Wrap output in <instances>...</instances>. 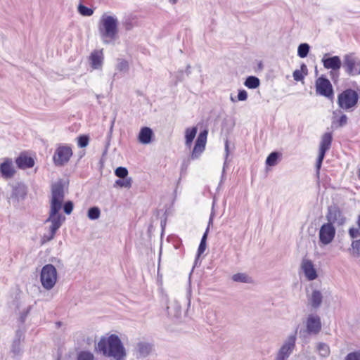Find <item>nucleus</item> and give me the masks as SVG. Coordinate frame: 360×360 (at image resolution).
I'll return each instance as SVG.
<instances>
[{"label":"nucleus","instance_id":"1","mask_svg":"<svg viewBox=\"0 0 360 360\" xmlns=\"http://www.w3.org/2000/svg\"><path fill=\"white\" fill-rule=\"evenodd\" d=\"M64 201V189L60 182H57L52 185L51 187V199L50 205V212L46 223L50 222L49 233L44 234L41 238V244H44L51 240L58 231L61 226L65 217H63L59 211L62 208Z\"/></svg>","mask_w":360,"mask_h":360},{"label":"nucleus","instance_id":"2","mask_svg":"<svg viewBox=\"0 0 360 360\" xmlns=\"http://www.w3.org/2000/svg\"><path fill=\"white\" fill-rule=\"evenodd\" d=\"M96 349L103 356L115 360H125L127 356L126 349L115 334L102 336L96 345Z\"/></svg>","mask_w":360,"mask_h":360},{"label":"nucleus","instance_id":"3","mask_svg":"<svg viewBox=\"0 0 360 360\" xmlns=\"http://www.w3.org/2000/svg\"><path fill=\"white\" fill-rule=\"evenodd\" d=\"M98 31L102 43L114 44L119 39V20L115 15L104 13L98 22Z\"/></svg>","mask_w":360,"mask_h":360},{"label":"nucleus","instance_id":"4","mask_svg":"<svg viewBox=\"0 0 360 360\" xmlns=\"http://www.w3.org/2000/svg\"><path fill=\"white\" fill-rule=\"evenodd\" d=\"M159 300L162 307L165 308L168 316L172 319H179L181 315V309L179 304L175 300H171L169 296L164 292H159Z\"/></svg>","mask_w":360,"mask_h":360},{"label":"nucleus","instance_id":"5","mask_svg":"<svg viewBox=\"0 0 360 360\" xmlns=\"http://www.w3.org/2000/svg\"><path fill=\"white\" fill-rule=\"evenodd\" d=\"M58 278L57 270L52 264H46L41 269L40 281L43 288L51 290L56 285Z\"/></svg>","mask_w":360,"mask_h":360},{"label":"nucleus","instance_id":"6","mask_svg":"<svg viewBox=\"0 0 360 360\" xmlns=\"http://www.w3.org/2000/svg\"><path fill=\"white\" fill-rule=\"evenodd\" d=\"M359 99L357 93L352 89H347L338 95V104L345 110H352Z\"/></svg>","mask_w":360,"mask_h":360},{"label":"nucleus","instance_id":"7","mask_svg":"<svg viewBox=\"0 0 360 360\" xmlns=\"http://www.w3.org/2000/svg\"><path fill=\"white\" fill-rule=\"evenodd\" d=\"M72 155V150L69 146L58 145L53 156V160L56 166H63L68 162Z\"/></svg>","mask_w":360,"mask_h":360},{"label":"nucleus","instance_id":"8","mask_svg":"<svg viewBox=\"0 0 360 360\" xmlns=\"http://www.w3.org/2000/svg\"><path fill=\"white\" fill-rule=\"evenodd\" d=\"M296 333L290 335L280 348L276 360H287L295 347Z\"/></svg>","mask_w":360,"mask_h":360},{"label":"nucleus","instance_id":"9","mask_svg":"<svg viewBox=\"0 0 360 360\" xmlns=\"http://www.w3.org/2000/svg\"><path fill=\"white\" fill-rule=\"evenodd\" d=\"M332 134L330 132H326L321 136L320 145H319V153L316 161V169L317 174L319 173V169L321 167L322 162L324 159L326 153L330 149L332 143Z\"/></svg>","mask_w":360,"mask_h":360},{"label":"nucleus","instance_id":"10","mask_svg":"<svg viewBox=\"0 0 360 360\" xmlns=\"http://www.w3.org/2000/svg\"><path fill=\"white\" fill-rule=\"evenodd\" d=\"M335 236V229L331 223H326L321 226L319 232V241L326 245L330 244Z\"/></svg>","mask_w":360,"mask_h":360},{"label":"nucleus","instance_id":"11","mask_svg":"<svg viewBox=\"0 0 360 360\" xmlns=\"http://www.w3.org/2000/svg\"><path fill=\"white\" fill-rule=\"evenodd\" d=\"M11 193L9 200L13 203H18L23 200L27 193V186L22 182H15L11 185Z\"/></svg>","mask_w":360,"mask_h":360},{"label":"nucleus","instance_id":"12","mask_svg":"<svg viewBox=\"0 0 360 360\" xmlns=\"http://www.w3.org/2000/svg\"><path fill=\"white\" fill-rule=\"evenodd\" d=\"M300 269L306 279L309 281H314L318 278L317 269L314 262L308 258H303L302 259Z\"/></svg>","mask_w":360,"mask_h":360},{"label":"nucleus","instance_id":"13","mask_svg":"<svg viewBox=\"0 0 360 360\" xmlns=\"http://www.w3.org/2000/svg\"><path fill=\"white\" fill-rule=\"evenodd\" d=\"M316 91L319 95L330 98L333 96V86L328 79L322 77L316 81Z\"/></svg>","mask_w":360,"mask_h":360},{"label":"nucleus","instance_id":"14","mask_svg":"<svg viewBox=\"0 0 360 360\" xmlns=\"http://www.w3.org/2000/svg\"><path fill=\"white\" fill-rule=\"evenodd\" d=\"M207 131L204 130L201 131L195 141V146L191 153L192 159L198 158L202 152L205 150V145L207 142Z\"/></svg>","mask_w":360,"mask_h":360},{"label":"nucleus","instance_id":"15","mask_svg":"<svg viewBox=\"0 0 360 360\" xmlns=\"http://www.w3.org/2000/svg\"><path fill=\"white\" fill-rule=\"evenodd\" d=\"M345 67L349 75L360 74V60L352 55H347L345 57Z\"/></svg>","mask_w":360,"mask_h":360},{"label":"nucleus","instance_id":"16","mask_svg":"<svg viewBox=\"0 0 360 360\" xmlns=\"http://www.w3.org/2000/svg\"><path fill=\"white\" fill-rule=\"evenodd\" d=\"M0 173L4 179H11L15 174V169L11 158H4L0 164Z\"/></svg>","mask_w":360,"mask_h":360},{"label":"nucleus","instance_id":"17","mask_svg":"<svg viewBox=\"0 0 360 360\" xmlns=\"http://www.w3.org/2000/svg\"><path fill=\"white\" fill-rule=\"evenodd\" d=\"M307 330L309 333L317 334L321 329V319L318 315L310 314L307 319Z\"/></svg>","mask_w":360,"mask_h":360},{"label":"nucleus","instance_id":"18","mask_svg":"<svg viewBox=\"0 0 360 360\" xmlns=\"http://www.w3.org/2000/svg\"><path fill=\"white\" fill-rule=\"evenodd\" d=\"M322 63L326 69L332 70L335 72L339 71L342 65V62L339 56L328 57V54H326L323 57Z\"/></svg>","mask_w":360,"mask_h":360},{"label":"nucleus","instance_id":"19","mask_svg":"<svg viewBox=\"0 0 360 360\" xmlns=\"http://www.w3.org/2000/svg\"><path fill=\"white\" fill-rule=\"evenodd\" d=\"M24 340V333L21 330H17L15 338L13 340L11 352L15 356H19L22 353L21 342Z\"/></svg>","mask_w":360,"mask_h":360},{"label":"nucleus","instance_id":"20","mask_svg":"<svg viewBox=\"0 0 360 360\" xmlns=\"http://www.w3.org/2000/svg\"><path fill=\"white\" fill-rule=\"evenodd\" d=\"M103 49L94 51L89 56L90 64L92 68L101 69L103 66Z\"/></svg>","mask_w":360,"mask_h":360},{"label":"nucleus","instance_id":"21","mask_svg":"<svg viewBox=\"0 0 360 360\" xmlns=\"http://www.w3.org/2000/svg\"><path fill=\"white\" fill-rule=\"evenodd\" d=\"M347 122V117L341 110H336L333 112L332 124L335 127L345 126Z\"/></svg>","mask_w":360,"mask_h":360},{"label":"nucleus","instance_id":"22","mask_svg":"<svg viewBox=\"0 0 360 360\" xmlns=\"http://www.w3.org/2000/svg\"><path fill=\"white\" fill-rule=\"evenodd\" d=\"M328 223H337L340 225L343 224L345 222V218L342 215L340 211L333 208L330 209L328 214L327 216Z\"/></svg>","mask_w":360,"mask_h":360},{"label":"nucleus","instance_id":"23","mask_svg":"<svg viewBox=\"0 0 360 360\" xmlns=\"http://www.w3.org/2000/svg\"><path fill=\"white\" fill-rule=\"evenodd\" d=\"M15 163L20 169H25L32 167L34 165V160L25 154H21L16 158Z\"/></svg>","mask_w":360,"mask_h":360},{"label":"nucleus","instance_id":"24","mask_svg":"<svg viewBox=\"0 0 360 360\" xmlns=\"http://www.w3.org/2000/svg\"><path fill=\"white\" fill-rule=\"evenodd\" d=\"M307 300L309 304L311 307L317 309L321 306L322 303V293L318 290H314L312 291L311 294L308 296Z\"/></svg>","mask_w":360,"mask_h":360},{"label":"nucleus","instance_id":"25","mask_svg":"<svg viewBox=\"0 0 360 360\" xmlns=\"http://www.w3.org/2000/svg\"><path fill=\"white\" fill-rule=\"evenodd\" d=\"M151 351V345L146 342H139L135 347L136 355L139 358L147 356Z\"/></svg>","mask_w":360,"mask_h":360},{"label":"nucleus","instance_id":"26","mask_svg":"<svg viewBox=\"0 0 360 360\" xmlns=\"http://www.w3.org/2000/svg\"><path fill=\"white\" fill-rule=\"evenodd\" d=\"M153 134V131L149 127H143L138 137L139 142L142 144H148L151 141Z\"/></svg>","mask_w":360,"mask_h":360},{"label":"nucleus","instance_id":"27","mask_svg":"<svg viewBox=\"0 0 360 360\" xmlns=\"http://www.w3.org/2000/svg\"><path fill=\"white\" fill-rule=\"evenodd\" d=\"M198 129L196 127H188L185 130V145L191 148L193 141L196 136Z\"/></svg>","mask_w":360,"mask_h":360},{"label":"nucleus","instance_id":"28","mask_svg":"<svg viewBox=\"0 0 360 360\" xmlns=\"http://www.w3.org/2000/svg\"><path fill=\"white\" fill-rule=\"evenodd\" d=\"M212 222V217L211 216L210 218V220H209V224H208V226L205 232V233L203 234L202 236V238L201 239V241H200V245L198 247V257H200V255L201 254H202L204 252V251L206 249V240H207V233H208V231H209V228H210V224Z\"/></svg>","mask_w":360,"mask_h":360},{"label":"nucleus","instance_id":"29","mask_svg":"<svg viewBox=\"0 0 360 360\" xmlns=\"http://www.w3.org/2000/svg\"><path fill=\"white\" fill-rule=\"evenodd\" d=\"M232 280L235 282L250 283L252 282L251 277L245 273H237L232 276Z\"/></svg>","mask_w":360,"mask_h":360},{"label":"nucleus","instance_id":"30","mask_svg":"<svg viewBox=\"0 0 360 360\" xmlns=\"http://www.w3.org/2000/svg\"><path fill=\"white\" fill-rule=\"evenodd\" d=\"M259 84V79L255 76H249L244 82V85L248 89H256Z\"/></svg>","mask_w":360,"mask_h":360},{"label":"nucleus","instance_id":"31","mask_svg":"<svg viewBox=\"0 0 360 360\" xmlns=\"http://www.w3.org/2000/svg\"><path fill=\"white\" fill-rule=\"evenodd\" d=\"M317 350L319 354L323 357L328 356L330 352L328 345L323 342H320L317 345Z\"/></svg>","mask_w":360,"mask_h":360},{"label":"nucleus","instance_id":"32","mask_svg":"<svg viewBox=\"0 0 360 360\" xmlns=\"http://www.w3.org/2000/svg\"><path fill=\"white\" fill-rule=\"evenodd\" d=\"M76 360H96V358L89 351H81L77 354Z\"/></svg>","mask_w":360,"mask_h":360},{"label":"nucleus","instance_id":"33","mask_svg":"<svg viewBox=\"0 0 360 360\" xmlns=\"http://www.w3.org/2000/svg\"><path fill=\"white\" fill-rule=\"evenodd\" d=\"M279 153L278 152H272L269 155L266 160V164L268 166L273 167L277 164Z\"/></svg>","mask_w":360,"mask_h":360},{"label":"nucleus","instance_id":"34","mask_svg":"<svg viewBox=\"0 0 360 360\" xmlns=\"http://www.w3.org/2000/svg\"><path fill=\"white\" fill-rule=\"evenodd\" d=\"M309 49L310 47L308 44H301L297 49V55L302 58L307 57L309 53Z\"/></svg>","mask_w":360,"mask_h":360},{"label":"nucleus","instance_id":"35","mask_svg":"<svg viewBox=\"0 0 360 360\" xmlns=\"http://www.w3.org/2000/svg\"><path fill=\"white\" fill-rule=\"evenodd\" d=\"M116 70L119 72H126L129 70V63L126 60L118 59Z\"/></svg>","mask_w":360,"mask_h":360},{"label":"nucleus","instance_id":"36","mask_svg":"<svg viewBox=\"0 0 360 360\" xmlns=\"http://www.w3.org/2000/svg\"><path fill=\"white\" fill-rule=\"evenodd\" d=\"M78 12L83 16H91L94 13V10L82 4H79L77 8Z\"/></svg>","mask_w":360,"mask_h":360},{"label":"nucleus","instance_id":"37","mask_svg":"<svg viewBox=\"0 0 360 360\" xmlns=\"http://www.w3.org/2000/svg\"><path fill=\"white\" fill-rule=\"evenodd\" d=\"M229 155V141L226 140L225 141V158H224V162L223 165V169H222V175H221V179L224 176L225 169L228 167V158Z\"/></svg>","mask_w":360,"mask_h":360},{"label":"nucleus","instance_id":"38","mask_svg":"<svg viewBox=\"0 0 360 360\" xmlns=\"http://www.w3.org/2000/svg\"><path fill=\"white\" fill-rule=\"evenodd\" d=\"M131 178H124L122 179H118L115 181V184L122 188H130L131 186Z\"/></svg>","mask_w":360,"mask_h":360},{"label":"nucleus","instance_id":"39","mask_svg":"<svg viewBox=\"0 0 360 360\" xmlns=\"http://www.w3.org/2000/svg\"><path fill=\"white\" fill-rule=\"evenodd\" d=\"M100 214V210L96 207H94L89 210L88 217L91 220H95L99 218Z\"/></svg>","mask_w":360,"mask_h":360},{"label":"nucleus","instance_id":"40","mask_svg":"<svg viewBox=\"0 0 360 360\" xmlns=\"http://www.w3.org/2000/svg\"><path fill=\"white\" fill-rule=\"evenodd\" d=\"M115 174L117 176L124 179L128 175V170L125 167H119L115 169Z\"/></svg>","mask_w":360,"mask_h":360},{"label":"nucleus","instance_id":"41","mask_svg":"<svg viewBox=\"0 0 360 360\" xmlns=\"http://www.w3.org/2000/svg\"><path fill=\"white\" fill-rule=\"evenodd\" d=\"M352 248L353 254L356 256H360V239L352 242Z\"/></svg>","mask_w":360,"mask_h":360},{"label":"nucleus","instance_id":"42","mask_svg":"<svg viewBox=\"0 0 360 360\" xmlns=\"http://www.w3.org/2000/svg\"><path fill=\"white\" fill-rule=\"evenodd\" d=\"M77 143H78L79 147L84 148V147L87 146V145L89 143V138L86 136H80L78 138Z\"/></svg>","mask_w":360,"mask_h":360},{"label":"nucleus","instance_id":"43","mask_svg":"<svg viewBox=\"0 0 360 360\" xmlns=\"http://www.w3.org/2000/svg\"><path fill=\"white\" fill-rule=\"evenodd\" d=\"M63 210L67 214H71L73 210V203L71 201L66 202L63 205Z\"/></svg>","mask_w":360,"mask_h":360},{"label":"nucleus","instance_id":"44","mask_svg":"<svg viewBox=\"0 0 360 360\" xmlns=\"http://www.w3.org/2000/svg\"><path fill=\"white\" fill-rule=\"evenodd\" d=\"M345 360H360V352H355L347 355Z\"/></svg>","mask_w":360,"mask_h":360},{"label":"nucleus","instance_id":"45","mask_svg":"<svg viewBox=\"0 0 360 360\" xmlns=\"http://www.w3.org/2000/svg\"><path fill=\"white\" fill-rule=\"evenodd\" d=\"M248 98V93L245 90H239L237 99L240 101H245Z\"/></svg>","mask_w":360,"mask_h":360},{"label":"nucleus","instance_id":"46","mask_svg":"<svg viewBox=\"0 0 360 360\" xmlns=\"http://www.w3.org/2000/svg\"><path fill=\"white\" fill-rule=\"evenodd\" d=\"M293 78L296 81H301L303 79L302 73L300 70H296L293 72L292 74Z\"/></svg>","mask_w":360,"mask_h":360},{"label":"nucleus","instance_id":"47","mask_svg":"<svg viewBox=\"0 0 360 360\" xmlns=\"http://www.w3.org/2000/svg\"><path fill=\"white\" fill-rule=\"evenodd\" d=\"M357 232H358V231L356 229H349V234L352 238H355L357 236L356 234V233H357Z\"/></svg>","mask_w":360,"mask_h":360},{"label":"nucleus","instance_id":"48","mask_svg":"<svg viewBox=\"0 0 360 360\" xmlns=\"http://www.w3.org/2000/svg\"><path fill=\"white\" fill-rule=\"evenodd\" d=\"M169 1L172 4H175L177 3L178 0H169Z\"/></svg>","mask_w":360,"mask_h":360},{"label":"nucleus","instance_id":"49","mask_svg":"<svg viewBox=\"0 0 360 360\" xmlns=\"http://www.w3.org/2000/svg\"><path fill=\"white\" fill-rule=\"evenodd\" d=\"M357 224H358L359 228L360 229V214L358 216Z\"/></svg>","mask_w":360,"mask_h":360},{"label":"nucleus","instance_id":"50","mask_svg":"<svg viewBox=\"0 0 360 360\" xmlns=\"http://www.w3.org/2000/svg\"><path fill=\"white\" fill-rule=\"evenodd\" d=\"M230 99H231V101L232 102H233V103L236 102V98H234V97H233V96H231Z\"/></svg>","mask_w":360,"mask_h":360},{"label":"nucleus","instance_id":"51","mask_svg":"<svg viewBox=\"0 0 360 360\" xmlns=\"http://www.w3.org/2000/svg\"><path fill=\"white\" fill-rule=\"evenodd\" d=\"M189 68H190V65H188V66H187V75H188V74L190 73V72H189V71H188V70Z\"/></svg>","mask_w":360,"mask_h":360},{"label":"nucleus","instance_id":"52","mask_svg":"<svg viewBox=\"0 0 360 360\" xmlns=\"http://www.w3.org/2000/svg\"><path fill=\"white\" fill-rule=\"evenodd\" d=\"M113 124H114V122H112V125H111V127H110V130H112V129Z\"/></svg>","mask_w":360,"mask_h":360},{"label":"nucleus","instance_id":"53","mask_svg":"<svg viewBox=\"0 0 360 360\" xmlns=\"http://www.w3.org/2000/svg\"><path fill=\"white\" fill-rule=\"evenodd\" d=\"M302 68H306V65H302Z\"/></svg>","mask_w":360,"mask_h":360},{"label":"nucleus","instance_id":"54","mask_svg":"<svg viewBox=\"0 0 360 360\" xmlns=\"http://www.w3.org/2000/svg\"><path fill=\"white\" fill-rule=\"evenodd\" d=\"M164 226L165 225H163L162 224H161V226H162V229H164Z\"/></svg>","mask_w":360,"mask_h":360}]
</instances>
